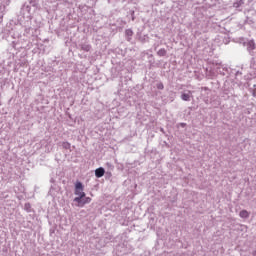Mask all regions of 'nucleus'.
I'll return each mask as SVG.
<instances>
[{
	"mask_svg": "<svg viewBox=\"0 0 256 256\" xmlns=\"http://www.w3.org/2000/svg\"><path fill=\"white\" fill-rule=\"evenodd\" d=\"M75 195H78V197H85V193L83 192V183L76 182V184H75Z\"/></svg>",
	"mask_w": 256,
	"mask_h": 256,
	"instance_id": "obj_1",
	"label": "nucleus"
},
{
	"mask_svg": "<svg viewBox=\"0 0 256 256\" xmlns=\"http://www.w3.org/2000/svg\"><path fill=\"white\" fill-rule=\"evenodd\" d=\"M103 175H105V169L100 167V168L95 170V176L96 177L101 178V177H103Z\"/></svg>",
	"mask_w": 256,
	"mask_h": 256,
	"instance_id": "obj_2",
	"label": "nucleus"
},
{
	"mask_svg": "<svg viewBox=\"0 0 256 256\" xmlns=\"http://www.w3.org/2000/svg\"><path fill=\"white\" fill-rule=\"evenodd\" d=\"M181 99H182L183 101H190V99H191V91H189L188 94H187V93H183V94L181 95Z\"/></svg>",
	"mask_w": 256,
	"mask_h": 256,
	"instance_id": "obj_3",
	"label": "nucleus"
},
{
	"mask_svg": "<svg viewBox=\"0 0 256 256\" xmlns=\"http://www.w3.org/2000/svg\"><path fill=\"white\" fill-rule=\"evenodd\" d=\"M125 35H126V37H127V41H131V38L133 37V30L127 29V30L125 31Z\"/></svg>",
	"mask_w": 256,
	"mask_h": 256,
	"instance_id": "obj_4",
	"label": "nucleus"
},
{
	"mask_svg": "<svg viewBox=\"0 0 256 256\" xmlns=\"http://www.w3.org/2000/svg\"><path fill=\"white\" fill-rule=\"evenodd\" d=\"M90 202H91V198L84 196V198H82V204H80V207H84L85 205H87Z\"/></svg>",
	"mask_w": 256,
	"mask_h": 256,
	"instance_id": "obj_5",
	"label": "nucleus"
},
{
	"mask_svg": "<svg viewBox=\"0 0 256 256\" xmlns=\"http://www.w3.org/2000/svg\"><path fill=\"white\" fill-rule=\"evenodd\" d=\"M239 215L242 219H247L249 217V212L247 210H242Z\"/></svg>",
	"mask_w": 256,
	"mask_h": 256,
	"instance_id": "obj_6",
	"label": "nucleus"
},
{
	"mask_svg": "<svg viewBox=\"0 0 256 256\" xmlns=\"http://www.w3.org/2000/svg\"><path fill=\"white\" fill-rule=\"evenodd\" d=\"M157 55H159V57H165V55H167V50H165V48H161L158 52Z\"/></svg>",
	"mask_w": 256,
	"mask_h": 256,
	"instance_id": "obj_7",
	"label": "nucleus"
},
{
	"mask_svg": "<svg viewBox=\"0 0 256 256\" xmlns=\"http://www.w3.org/2000/svg\"><path fill=\"white\" fill-rule=\"evenodd\" d=\"M83 198L84 197L81 196L74 198V201L79 205V207H81V205L83 204Z\"/></svg>",
	"mask_w": 256,
	"mask_h": 256,
	"instance_id": "obj_8",
	"label": "nucleus"
},
{
	"mask_svg": "<svg viewBox=\"0 0 256 256\" xmlns=\"http://www.w3.org/2000/svg\"><path fill=\"white\" fill-rule=\"evenodd\" d=\"M63 149H71V143L69 142H62Z\"/></svg>",
	"mask_w": 256,
	"mask_h": 256,
	"instance_id": "obj_9",
	"label": "nucleus"
},
{
	"mask_svg": "<svg viewBox=\"0 0 256 256\" xmlns=\"http://www.w3.org/2000/svg\"><path fill=\"white\" fill-rule=\"evenodd\" d=\"M83 51H91V45H83L82 46Z\"/></svg>",
	"mask_w": 256,
	"mask_h": 256,
	"instance_id": "obj_10",
	"label": "nucleus"
},
{
	"mask_svg": "<svg viewBox=\"0 0 256 256\" xmlns=\"http://www.w3.org/2000/svg\"><path fill=\"white\" fill-rule=\"evenodd\" d=\"M157 89L163 90L165 89V86L163 85V83L160 82L157 84Z\"/></svg>",
	"mask_w": 256,
	"mask_h": 256,
	"instance_id": "obj_11",
	"label": "nucleus"
},
{
	"mask_svg": "<svg viewBox=\"0 0 256 256\" xmlns=\"http://www.w3.org/2000/svg\"><path fill=\"white\" fill-rule=\"evenodd\" d=\"M249 45H250V47H252V49H255V42L254 41H250Z\"/></svg>",
	"mask_w": 256,
	"mask_h": 256,
	"instance_id": "obj_12",
	"label": "nucleus"
},
{
	"mask_svg": "<svg viewBox=\"0 0 256 256\" xmlns=\"http://www.w3.org/2000/svg\"><path fill=\"white\" fill-rule=\"evenodd\" d=\"M182 127H185V124H181Z\"/></svg>",
	"mask_w": 256,
	"mask_h": 256,
	"instance_id": "obj_13",
	"label": "nucleus"
}]
</instances>
